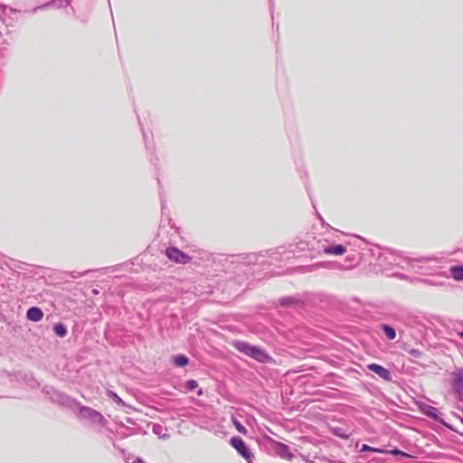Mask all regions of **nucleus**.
I'll list each match as a JSON object with an SVG mask.
<instances>
[{"label":"nucleus","instance_id":"obj_1","mask_svg":"<svg viewBox=\"0 0 463 463\" xmlns=\"http://www.w3.org/2000/svg\"><path fill=\"white\" fill-rule=\"evenodd\" d=\"M233 345L238 351L257 360L258 362L267 363L270 360V357L263 349L250 345L246 342L237 341Z\"/></svg>","mask_w":463,"mask_h":463},{"label":"nucleus","instance_id":"obj_2","mask_svg":"<svg viewBox=\"0 0 463 463\" xmlns=\"http://www.w3.org/2000/svg\"><path fill=\"white\" fill-rule=\"evenodd\" d=\"M231 445L248 462H251L253 455L250 451L246 443L239 437H233L231 439Z\"/></svg>","mask_w":463,"mask_h":463},{"label":"nucleus","instance_id":"obj_3","mask_svg":"<svg viewBox=\"0 0 463 463\" xmlns=\"http://www.w3.org/2000/svg\"><path fill=\"white\" fill-rule=\"evenodd\" d=\"M165 255L170 260L179 264H186L192 260L190 256L177 248H167L165 250Z\"/></svg>","mask_w":463,"mask_h":463},{"label":"nucleus","instance_id":"obj_4","mask_svg":"<svg viewBox=\"0 0 463 463\" xmlns=\"http://www.w3.org/2000/svg\"><path fill=\"white\" fill-rule=\"evenodd\" d=\"M80 416L82 419L92 421L93 423L103 424L105 421L104 417L99 411L89 407H80Z\"/></svg>","mask_w":463,"mask_h":463},{"label":"nucleus","instance_id":"obj_5","mask_svg":"<svg viewBox=\"0 0 463 463\" xmlns=\"http://www.w3.org/2000/svg\"><path fill=\"white\" fill-rule=\"evenodd\" d=\"M368 369L373 373H375L377 375H379L381 378L384 380H391V373L388 370H386L384 367L376 364H371L368 365Z\"/></svg>","mask_w":463,"mask_h":463},{"label":"nucleus","instance_id":"obj_6","mask_svg":"<svg viewBox=\"0 0 463 463\" xmlns=\"http://www.w3.org/2000/svg\"><path fill=\"white\" fill-rule=\"evenodd\" d=\"M453 386L458 392L463 391V369L454 372L452 374Z\"/></svg>","mask_w":463,"mask_h":463},{"label":"nucleus","instance_id":"obj_7","mask_svg":"<svg viewBox=\"0 0 463 463\" xmlns=\"http://www.w3.org/2000/svg\"><path fill=\"white\" fill-rule=\"evenodd\" d=\"M26 317L31 321L38 322L43 317V313L41 308L33 307L27 310Z\"/></svg>","mask_w":463,"mask_h":463},{"label":"nucleus","instance_id":"obj_8","mask_svg":"<svg viewBox=\"0 0 463 463\" xmlns=\"http://www.w3.org/2000/svg\"><path fill=\"white\" fill-rule=\"evenodd\" d=\"M277 453L279 455V457L288 460H290L293 458V454L289 451L288 447L282 443H279L277 445Z\"/></svg>","mask_w":463,"mask_h":463},{"label":"nucleus","instance_id":"obj_9","mask_svg":"<svg viewBox=\"0 0 463 463\" xmlns=\"http://www.w3.org/2000/svg\"><path fill=\"white\" fill-rule=\"evenodd\" d=\"M346 251L345 248L342 245H331L325 248L326 254L343 255Z\"/></svg>","mask_w":463,"mask_h":463},{"label":"nucleus","instance_id":"obj_10","mask_svg":"<svg viewBox=\"0 0 463 463\" xmlns=\"http://www.w3.org/2000/svg\"><path fill=\"white\" fill-rule=\"evenodd\" d=\"M188 358L184 354H177L173 357V362L176 366H185L188 364Z\"/></svg>","mask_w":463,"mask_h":463},{"label":"nucleus","instance_id":"obj_11","mask_svg":"<svg viewBox=\"0 0 463 463\" xmlns=\"http://www.w3.org/2000/svg\"><path fill=\"white\" fill-rule=\"evenodd\" d=\"M421 411L428 416L431 418H437L438 417V411L436 408L430 406V405H424L421 407Z\"/></svg>","mask_w":463,"mask_h":463},{"label":"nucleus","instance_id":"obj_12","mask_svg":"<svg viewBox=\"0 0 463 463\" xmlns=\"http://www.w3.org/2000/svg\"><path fill=\"white\" fill-rule=\"evenodd\" d=\"M53 331L60 337H64L67 335L66 326L61 323L54 325Z\"/></svg>","mask_w":463,"mask_h":463},{"label":"nucleus","instance_id":"obj_13","mask_svg":"<svg viewBox=\"0 0 463 463\" xmlns=\"http://www.w3.org/2000/svg\"><path fill=\"white\" fill-rule=\"evenodd\" d=\"M450 271L456 280H463V267H453Z\"/></svg>","mask_w":463,"mask_h":463},{"label":"nucleus","instance_id":"obj_14","mask_svg":"<svg viewBox=\"0 0 463 463\" xmlns=\"http://www.w3.org/2000/svg\"><path fill=\"white\" fill-rule=\"evenodd\" d=\"M383 330L388 339L392 340L395 338L396 333H395V330L392 326L384 325V326H383Z\"/></svg>","mask_w":463,"mask_h":463},{"label":"nucleus","instance_id":"obj_15","mask_svg":"<svg viewBox=\"0 0 463 463\" xmlns=\"http://www.w3.org/2000/svg\"><path fill=\"white\" fill-rule=\"evenodd\" d=\"M232 423H233L234 427L236 428V430H237L239 432H241V433H242V434H246L247 430H246L245 427H244V426H242V425L241 424V422H240L237 419L232 418Z\"/></svg>","mask_w":463,"mask_h":463},{"label":"nucleus","instance_id":"obj_16","mask_svg":"<svg viewBox=\"0 0 463 463\" xmlns=\"http://www.w3.org/2000/svg\"><path fill=\"white\" fill-rule=\"evenodd\" d=\"M198 387V383L195 380H190L186 383V389L188 391H194Z\"/></svg>","mask_w":463,"mask_h":463},{"label":"nucleus","instance_id":"obj_17","mask_svg":"<svg viewBox=\"0 0 463 463\" xmlns=\"http://www.w3.org/2000/svg\"><path fill=\"white\" fill-rule=\"evenodd\" d=\"M361 451H375V452H384L383 450H381L379 449H374V448H372L368 445H363L362 446V449H361Z\"/></svg>","mask_w":463,"mask_h":463},{"label":"nucleus","instance_id":"obj_18","mask_svg":"<svg viewBox=\"0 0 463 463\" xmlns=\"http://www.w3.org/2000/svg\"><path fill=\"white\" fill-rule=\"evenodd\" d=\"M109 395H110V397L113 398L115 402H117L118 404L126 405L125 402L116 393L110 392Z\"/></svg>","mask_w":463,"mask_h":463},{"label":"nucleus","instance_id":"obj_19","mask_svg":"<svg viewBox=\"0 0 463 463\" xmlns=\"http://www.w3.org/2000/svg\"><path fill=\"white\" fill-rule=\"evenodd\" d=\"M53 3L54 4L59 3L58 4L59 6H64L69 4V0H55Z\"/></svg>","mask_w":463,"mask_h":463},{"label":"nucleus","instance_id":"obj_20","mask_svg":"<svg viewBox=\"0 0 463 463\" xmlns=\"http://www.w3.org/2000/svg\"><path fill=\"white\" fill-rule=\"evenodd\" d=\"M410 354H411V355H413L414 357H420V351H418V350H416V349H411V350L410 351Z\"/></svg>","mask_w":463,"mask_h":463},{"label":"nucleus","instance_id":"obj_21","mask_svg":"<svg viewBox=\"0 0 463 463\" xmlns=\"http://www.w3.org/2000/svg\"><path fill=\"white\" fill-rule=\"evenodd\" d=\"M392 454H394V455H402V456H406V454L401 450H398V449H394V450H392L390 451Z\"/></svg>","mask_w":463,"mask_h":463},{"label":"nucleus","instance_id":"obj_22","mask_svg":"<svg viewBox=\"0 0 463 463\" xmlns=\"http://www.w3.org/2000/svg\"><path fill=\"white\" fill-rule=\"evenodd\" d=\"M133 463H145L140 458H137Z\"/></svg>","mask_w":463,"mask_h":463},{"label":"nucleus","instance_id":"obj_23","mask_svg":"<svg viewBox=\"0 0 463 463\" xmlns=\"http://www.w3.org/2000/svg\"><path fill=\"white\" fill-rule=\"evenodd\" d=\"M197 394H198L199 396L203 395V390H202V389H200V390L197 392Z\"/></svg>","mask_w":463,"mask_h":463},{"label":"nucleus","instance_id":"obj_24","mask_svg":"<svg viewBox=\"0 0 463 463\" xmlns=\"http://www.w3.org/2000/svg\"><path fill=\"white\" fill-rule=\"evenodd\" d=\"M93 293H94V294H98V290L94 289V290H93Z\"/></svg>","mask_w":463,"mask_h":463},{"label":"nucleus","instance_id":"obj_25","mask_svg":"<svg viewBox=\"0 0 463 463\" xmlns=\"http://www.w3.org/2000/svg\"><path fill=\"white\" fill-rule=\"evenodd\" d=\"M460 335L463 337V331L460 333Z\"/></svg>","mask_w":463,"mask_h":463}]
</instances>
